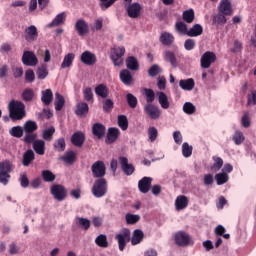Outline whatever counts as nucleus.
Masks as SVG:
<instances>
[{
    "instance_id": "obj_1",
    "label": "nucleus",
    "mask_w": 256,
    "mask_h": 256,
    "mask_svg": "<svg viewBox=\"0 0 256 256\" xmlns=\"http://www.w3.org/2000/svg\"><path fill=\"white\" fill-rule=\"evenodd\" d=\"M9 117L12 121H21L27 115L25 112V104L21 101H10L8 105Z\"/></svg>"
},
{
    "instance_id": "obj_2",
    "label": "nucleus",
    "mask_w": 256,
    "mask_h": 256,
    "mask_svg": "<svg viewBox=\"0 0 256 256\" xmlns=\"http://www.w3.org/2000/svg\"><path fill=\"white\" fill-rule=\"evenodd\" d=\"M92 195L97 199H101V197H105L107 195V179L98 178L94 181L92 186Z\"/></svg>"
},
{
    "instance_id": "obj_3",
    "label": "nucleus",
    "mask_w": 256,
    "mask_h": 256,
    "mask_svg": "<svg viewBox=\"0 0 256 256\" xmlns=\"http://www.w3.org/2000/svg\"><path fill=\"white\" fill-rule=\"evenodd\" d=\"M13 171V165L9 161L0 163V183L7 185L11 179L10 173Z\"/></svg>"
},
{
    "instance_id": "obj_4",
    "label": "nucleus",
    "mask_w": 256,
    "mask_h": 256,
    "mask_svg": "<svg viewBox=\"0 0 256 256\" xmlns=\"http://www.w3.org/2000/svg\"><path fill=\"white\" fill-rule=\"evenodd\" d=\"M115 239L118 241L119 251H125V247H127V244L131 241V230L124 228L115 236Z\"/></svg>"
},
{
    "instance_id": "obj_5",
    "label": "nucleus",
    "mask_w": 256,
    "mask_h": 256,
    "mask_svg": "<svg viewBox=\"0 0 256 256\" xmlns=\"http://www.w3.org/2000/svg\"><path fill=\"white\" fill-rule=\"evenodd\" d=\"M91 171L94 179H104L105 175H107L105 162L101 160L94 162L91 166Z\"/></svg>"
},
{
    "instance_id": "obj_6",
    "label": "nucleus",
    "mask_w": 256,
    "mask_h": 256,
    "mask_svg": "<svg viewBox=\"0 0 256 256\" xmlns=\"http://www.w3.org/2000/svg\"><path fill=\"white\" fill-rule=\"evenodd\" d=\"M50 192L56 201H65L67 199V188L61 184L52 185Z\"/></svg>"
},
{
    "instance_id": "obj_7",
    "label": "nucleus",
    "mask_w": 256,
    "mask_h": 256,
    "mask_svg": "<svg viewBox=\"0 0 256 256\" xmlns=\"http://www.w3.org/2000/svg\"><path fill=\"white\" fill-rule=\"evenodd\" d=\"M124 7L130 19H138V17H141V11H143V6H141L139 2L125 4Z\"/></svg>"
},
{
    "instance_id": "obj_8",
    "label": "nucleus",
    "mask_w": 256,
    "mask_h": 256,
    "mask_svg": "<svg viewBox=\"0 0 256 256\" xmlns=\"http://www.w3.org/2000/svg\"><path fill=\"white\" fill-rule=\"evenodd\" d=\"M123 55H125V47H116L112 49L110 59L115 67H120V65L123 63Z\"/></svg>"
},
{
    "instance_id": "obj_9",
    "label": "nucleus",
    "mask_w": 256,
    "mask_h": 256,
    "mask_svg": "<svg viewBox=\"0 0 256 256\" xmlns=\"http://www.w3.org/2000/svg\"><path fill=\"white\" fill-rule=\"evenodd\" d=\"M215 61H217V55H215V52L207 51L201 56L200 65L202 69H209L211 64L215 63Z\"/></svg>"
},
{
    "instance_id": "obj_10",
    "label": "nucleus",
    "mask_w": 256,
    "mask_h": 256,
    "mask_svg": "<svg viewBox=\"0 0 256 256\" xmlns=\"http://www.w3.org/2000/svg\"><path fill=\"white\" fill-rule=\"evenodd\" d=\"M174 239L178 247H187L188 245H191V236L185 231L177 232Z\"/></svg>"
},
{
    "instance_id": "obj_11",
    "label": "nucleus",
    "mask_w": 256,
    "mask_h": 256,
    "mask_svg": "<svg viewBox=\"0 0 256 256\" xmlns=\"http://www.w3.org/2000/svg\"><path fill=\"white\" fill-rule=\"evenodd\" d=\"M144 113L153 121L161 117V109L155 104H146L144 106Z\"/></svg>"
},
{
    "instance_id": "obj_12",
    "label": "nucleus",
    "mask_w": 256,
    "mask_h": 256,
    "mask_svg": "<svg viewBox=\"0 0 256 256\" xmlns=\"http://www.w3.org/2000/svg\"><path fill=\"white\" fill-rule=\"evenodd\" d=\"M22 63L23 65H26L27 67H35L37 63H39V59H37V56L32 51H24L22 56Z\"/></svg>"
},
{
    "instance_id": "obj_13",
    "label": "nucleus",
    "mask_w": 256,
    "mask_h": 256,
    "mask_svg": "<svg viewBox=\"0 0 256 256\" xmlns=\"http://www.w3.org/2000/svg\"><path fill=\"white\" fill-rule=\"evenodd\" d=\"M119 163L125 175L131 176L133 173H135V166H133V164H129V159H127V157L120 156Z\"/></svg>"
},
{
    "instance_id": "obj_14",
    "label": "nucleus",
    "mask_w": 256,
    "mask_h": 256,
    "mask_svg": "<svg viewBox=\"0 0 256 256\" xmlns=\"http://www.w3.org/2000/svg\"><path fill=\"white\" fill-rule=\"evenodd\" d=\"M75 31H77L79 37H85L89 33V24L85 19H79L74 25Z\"/></svg>"
},
{
    "instance_id": "obj_15",
    "label": "nucleus",
    "mask_w": 256,
    "mask_h": 256,
    "mask_svg": "<svg viewBox=\"0 0 256 256\" xmlns=\"http://www.w3.org/2000/svg\"><path fill=\"white\" fill-rule=\"evenodd\" d=\"M80 61L84 65H88V66L95 65L97 63V56L91 51L87 50L81 54Z\"/></svg>"
},
{
    "instance_id": "obj_16",
    "label": "nucleus",
    "mask_w": 256,
    "mask_h": 256,
    "mask_svg": "<svg viewBox=\"0 0 256 256\" xmlns=\"http://www.w3.org/2000/svg\"><path fill=\"white\" fill-rule=\"evenodd\" d=\"M153 183V178L151 177H143L141 180L138 182V189L140 193H149L151 191V184Z\"/></svg>"
},
{
    "instance_id": "obj_17",
    "label": "nucleus",
    "mask_w": 256,
    "mask_h": 256,
    "mask_svg": "<svg viewBox=\"0 0 256 256\" xmlns=\"http://www.w3.org/2000/svg\"><path fill=\"white\" fill-rule=\"evenodd\" d=\"M219 13L222 15H233V7L231 6V0H221L218 6Z\"/></svg>"
},
{
    "instance_id": "obj_18",
    "label": "nucleus",
    "mask_w": 256,
    "mask_h": 256,
    "mask_svg": "<svg viewBox=\"0 0 256 256\" xmlns=\"http://www.w3.org/2000/svg\"><path fill=\"white\" fill-rule=\"evenodd\" d=\"M39 37V32L37 31V27L29 26L25 29V40L28 43H33V41H37Z\"/></svg>"
},
{
    "instance_id": "obj_19",
    "label": "nucleus",
    "mask_w": 256,
    "mask_h": 256,
    "mask_svg": "<svg viewBox=\"0 0 256 256\" xmlns=\"http://www.w3.org/2000/svg\"><path fill=\"white\" fill-rule=\"evenodd\" d=\"M107 128L102 123H94L92 126V135L97 137V139H103L105 137V133Z\"/></svg>"
},
{
    "instance_id": "obj_20",
    "label": "nucleus",
    "mask_w": 256,
    "mask_h": 256,
    "mask_svg": "<svg viewBox=\"0 0 256 256\" xmlns=\"http://www.w3.org/2000/svg\"><path fill=\"white\" fill-rule=\"evenodd\" d=\"M71 143L75 147H83V143H85V134L81 131L75 132L71 137Z\"/></svg>"
},
{
    "instance_id": "obj_21",
    "label": "nucleus",
    "mask_w": 256,
    "mask_h": 256,
    "mask_svg": "<svg viewBox=\"0 0 256 256\" xmlns=\"http://www.w3.org/2000/svg\"><path fill=\"white\" fill-rule=\"evenodd\" d=\"M189 205V198L185 195H180L175 200V208L176 211H183V209H187Z\"/></svg>"
},
{
    "instance_id": "obj_22",
    "label": "nucleus",
    "mask_w": 256,
    "mask_h": 256,
    "mask_svg": "<svg viewBox=\"0 0 256 256\" xmlns=\"http://www.w3.org/2000/svg\"><path fill=\"white\" fill-rule=\"evenodd\" d=\"M120 81L128 87L133 85V75L131 74V71L127 69L120 71Z\"/></svg>"
},
{
    "instance_id": "obj_23",
    "label": "nucleus",
    "mask_w": 256,
    "mask_h": 256,
    "mask_svg": "<svg viewBox=\"0 0 256 256\" xmlns=\"http://www.w3.org/2000/svg\"><path fill=\"white\" fill-rule=\"evenodd\" d=\"M119 135H121V131L118 128L112 127L108 129L106 143H115L117 139H119Z\"/></svg>"
},
{
    "instance_id": "obj_24",
    "label": "nucleus",
    "mask_w": 256,
    "mask_h": 256,
    "mask_svg": "<svg viewBox=\"0 0 256 256\" xmlns=\"http://www.w3.org/2000/svg\"><path fill=\"white\" fill-rule=\"evenodd\" d=\"M160 43L166 47H169L175 43V36L169 32H164L160 35Z\"/></svg>"
},
{
    "instance_id": "obj_25",
    "label": "nucleus",
    "mask_w": 256,
    "mask_h": 256,
    "mask_svg": "<svg viewBox=\"0 0 256 256\" xmlns=\"http://www.w3.org/2000/svg\"><path fill=\"white\" fill-rule=\"evenodd\" d=\"M179 87L184 91H193L195 89V80L193 78L182 79L179 81Z\"/></svg>"
},
{
    "instance_id": "obj_26",
    "label": "nucleus",
    "mask_w": 256,
    "mask_h": 256,
    "mask_svg": "<svg viewBox=\"0 0 256 256\" xmlns=\"http://www.w3.org/2000/svg\"><path fill=\"white\" fill-rule=\"evenodd\" d=\"M97 97H101V99H107L109 97V88L105 84H99L94 89Z\"/></svg>"
},
{
    "instance_id": "obj_27",
    "label": "nucleus",
    "mask_w": 256,
    "mask_h": 256,
    "mask_svg": "<svg viewBox=\"0 0 256 256\" xmlns=\"http://www.w3.org/2000/svg\"><path fill=\"white\" fill-rule=\"evenodd\" d=\"M143 239H145V233H143V230L136 229L133 231L132 238H130V241L132 245H139V243H141Z\"/></svg>"
},
{
    "instance_id": "obj_28",
    "label": "nucleus",
    "mask_w": 256,
    "mask_h": 256,
    "mask_svg": "<svg viewBox=\"0 0 256 256\" xmlns=\"http://www.w3.org/2000/svg\"><path fill=\"white\" fill-rule=\"evenodd\" d=\"M61 161L67 163V165H73L77 161V154L74 151H67L63 156L60 157Z\"/></svg>"
},
{
    "instance_id": "obj_29",
    "label": "nucleus",
    "mask_w": 256,
    "mask_h": 256,
    "mask_svg": "<svg viewBox=\"0 0 256 256\" xmlns=\"http://www.w3.org/2000/svg\"><path fill=\"white\" fill-rule=\"evenodd\" d=\"M203 35V26L194 24L187 32V37H199Z\"/></svg>"
},
{
    "instance_id": "obj_30",
    "label": "nucleus",
    "mask_w": 256,
    "mask_h": 256,
    "mask_svg": "<svg viewBox=\"0 0 256 256\" xmlns=\"http://www.w3.org/2000/svg\"><path fill=\"white\" fill-rule=\"evenodd\" d=\"M89 113V105L85 102H80L76 105L75 115L83 117Z\"/></svg>"
},
{
    "instance_id": "obj_31",
    "label": "nucleus",
    "mask_w": 256,
    "mask_h": 256,
    "mask_svg": "<svg viewBox=\"0 0 256 256\" xmlns=\"http://www.w3.org/2000/svg\"><path fill=\"white\" fill-rule=\"evenodd\" d=\"M32 161H35V152L29 149L23 154L22 165H24V167H29Z\"/></svg>"
},
{
    "instance_id": "obj_32",
    "label": "nucleus",
    "mask_w": 256,
    "mask_h": 256,
    "mask_svg": "<svg viewBox=\"0 0 256 256\" xmlns=\"http://www.w3.org/2000/svg\"><path fill=\"white\" fill-rule=\"evenodd\" d=\"M164 61L170 63L172 67H177V56H175V52L171 50L164 51Z\"/></svg>"
},
{
    "instance_id": "obj_33",
    "label": "nucleus",
    "mask_w": 256,
    "mask_h": 256,
    "mask_svg": "<svg viewBox=\"0 0 256 256\" xmlns=\"http://www.w3.org/2000/svg\"><path fill=\"white\" fill-rule=\"evenodd\" d=\"M126 67L130 71H139V61L134 56H130L126 59Z\"/></svg>"
},
{
    "instance_id": "obj_34",
    "label": "nucleus",
    "mask_w": 256,
    "mask_h": 256,
    "mask_svg": "<svg viewBox=\"0 0 256 256\" xmlns=\"http://www.w3.org/2000/svg\"><path fill=\"white\" fill-rule=\"evenodd\" d=\"M23 129L24 133H35V131L39 129V126L37 125V122L33 120H28L25 122Z\"/></svg>"
},
{
    "instance_id": "obj_35",
    "label": "nucleus",
    "mask_w": 256,
    "mask_h": 256,
    "mask_svg": "<svg viewBox=\"0 0 256 256\" xmlns=\"http://www.w3.org/2000/svg\"><path fill=\"white\" fill-rule=\"evenodd\" d=\"M33 150L37 155H45V141L36 140L33 144Z\"/></svg>"
},
{
    "instance_id": "obj_36",
    "label": "nucleus",
    "mask_w": 256,
    "mask_h": 256,
    "mask_svg": "<svg viewBox=\"0 0 256 256\" xmlns=\"http://www.w3.org/2000/svg\"><path fill=\"white\" fill-rule=\"evenodd\" d=\"M54 105L56 111H61V109L65 107V97H63V95H61L59 92L55 93Z\"/></svg>"
},
{
    "instance_id": "obj_37",
    "label": "nucleus",
    "mask_w": 256,
    "mask_h": 256,
    "mask_svg": "<svg viewBox=\"0 0 256 256\" xmlns=\"http://www.w3.org/2000/svg\"><path fill=\"white\" fill-rule=\"evenodd\" d=\"M158 103H160V106L162 109H169V98L167 97V94L165 92H158Z\"/></svg>"
},
{
    "instance_id": "obj_38",
    "label": "nucleus",
    "mask_w": 256,
    "mask_h": 256,
    "mask_svg": "<svg viewBox=\"0 0 256 256\" xmlns=\"http://www.w3.org/2000/svg\"><path fill=\"white\" fill-rule=\"evenodd\" d=\"M182 19L185 23H193L195 21V10L190 8L182 13Z\"/></svg>"
},
{
    "instance_id": "obj_39",
    "label": "nucleus",
    "mask_w": 256,
    "mask_h": 256,
    "mask_svg": "<svg viewBox=\"0 0 256 256\" xmlns=\"http://www.w3.org/2000/svg\"><path fill=\"white\" fill-rule=\"evenodd\" d=\"M41 101L44 105H51V102L53 101V91H51V89L42 91Z\"/></svg>"
},
{
    "instance_id": "obj_40",
    "label": "nucleus",
    "mask_w": 256,
    "mask_h": 256,
    "mask_svg": "<svg viewBox=\"0 0 256 256\" xmlns=\"http://www.w3.org/2000/svg\"><path fill=\"white\" fill-rule=\"evenodd\" d=\"M24 133L25 131L22 126H14L9 130V135H11V137H15L16 139H21Z\"/></svg>"
},
{
    "instance_id": "obj_41",
    "label": "nucleus",
    "mask_w": 256,
    "mask_h": 256,
    "mask_svg": "<svg viewBox=\"0 0 256 256\" xmlns=\"http://www.w3.org/2000/svg\"><path fill=\"white\" fill-rule=\"evenodd\" d=\"M73 61H75V54L68 53L64 56L61 69H67L68 67H71V65H73Z\"/></svg>"
},
{
    "instance_id": "obj_42",
    "label": "nucleus",
    "mask_w": 256,
    "mask_h": 256,
    "mask_svg": "<svg viewBox=\"0 0 256 256\" xmlns=\"http://www.w3.org/2000/svg\"><path fill=\"white\" fill-rule=\"evenodd\" d=\"M34 97H35V91H33V89L25 88L23 90V92H22V99L26 103H29V102L33 101Z\"/></svg>"
},
{
    "instance_id": "obj_43",
    "label": "nucleus",
    "mask_w": 256,
    "mask_h": 256,
    "mask_svg": "<svg viewBox=\"0 0 256 256\" xmlns=\"http://www.w3.org/2000/svg\"><path fill=\"white\" fill-rule=\"evenodd\" d=\"M95 243L96 245H98V247H102L104 249H107V247H109V242L107 241V235L105 234L98 235L95 239Z\"/></svg>"
},
{
    "instance_id": "obj_44",
    "label": "nucleus",
    "mask_w": 256,
    "mask_h": 256,
    "mask_svg": "<svg viewBox=\"0 0 256 256\" xmlns=\"http://www.w3.org/2000/svg\"><path fill=\"white\" fill-rule=\"evenodd\" d=\"M212 159L214 161V164L210 167V169L211 171H213V173H217V171H220L221 167H223V158L213 156Z\"/></svg>"
},
{
    "instance_id": "obj_45",
    "label": "nucleus",
    "mask_w": 256,
    "mask_h": 256,
    "mask_svg": "<svg viewBox=\"0 0 256 256\" xmlns=\"http://www.w3.org/2000/svg\"><path fill=\"white\" fill-rule=\"evenodd\" d=\"M53 135H55V127L51 126L42 132V139L44 141H53Z\"/></svg>"
},
{
    "instance_id": "obj_46",
    "label": "nucleus",
    "mask_w": 256,
    "mask_h": 256,
    "mask_svg": "<svg viewBox=\"0 0 256 256\" xmlns=\"http://www.w3.org/2000/svg\"><path fill=\"white\" fill-rule=\"evenodd\" d=\"M24 143L27 145H33L35 141H37V133L35 132H25V136L23 138Z\"/></svg>"
},
{
    "instance_id": "obj_47",
    "label": "nucleus",
    "mask_w": 256,
    "mask_h": 256,
    "mask_svg": "<svg viewBox=\"0 0 256 256\" xmlns=\"http://www.w3.org/2000/svg\"><path fill=\"white\" fill-rule=\"evenodd\" d=\"M36 75L38 79H45L49 75V70L47 69V64H42L37 68Z\"/></svg>"
},
{
    "instance_id": "obj_48",
    "label": "nucleus",
    "mask_w": 256,
    "mask_h": 256,
    "mask_svg": "<svg viewBox=\"0 0 256 256\" xmlns=\"http://www.w3.org/2000/svg\"><path fill=\"white\" fill-rule=\"evenodd\" d=\"M113 107H115V103L110 98H107L102 102V109L104 113H111V111H113Z\"/></svg>"
},
{
    "instance_id": "obj_49",
    "label": "nucleus",
    "mask_w": 256,
    "mask_h": 256,
    "mask_svg": "<svg viewBox=\"0 0 256 256\" xmlns=\"http://www.w3.org/2000/svg\"><path fill=\"white\" fill-rule=\"evenodd\" d=\"M118 126L120 127V129H122V131H127V129H129V120L127 119V116H118Z\"/></svg>"
},
{
    "instance_id": "obj_50",
    "label": "nucleus",
    "mask_w": 256,
    "mask_h": 256,
    "mask_svg": "<svg viewBox=\"0 0 256 256\" xmlns=\"http://www.w3.org/2000/svg\"><path fill=\"white\" fill-rule=\"evenodd\" d=\"M125 219L127 225H135L136 223H139V221L141 220V216L137 214L128 213L126 214Z\"/></svg>"
},
{
    "instance_id": "obj_51",
    "label": "nucleus",
    "mask_w": 256,
    "mask_h": 256,
    "mask_svg": "<svg viewBox=\"0 0 256 256\" xmlns=\"http://www.w3.org/2000/svg\"><path fill=\"white\" fill-rule=\"evenodd\" d=\"M66 147H67V144L65 143V138H59L54 143V149L59 153H63Z\"/></svg>"
},
{
    "instance_id": "obj_52",
    "label": "nucleus",
    "mask_w": 256,
    "mask_h": 256,
    "mask_svg": "<svg viewBox=\"0 0 256 256\" xmlns=\"http://www.w3.org/2000/svg\"><path fill=\"white\" fill-rule=\"evenodd\" d=\"M41 175L43 181H45L46 183H53V181H55V179L57 178V176H55L50 170H43Z\"/></svg>"
},
{
    "instance_id": "obj_53",
    "label": "nucleus",
    "mask_w": 256,
    "mask_h": 256,
    "mask_svg": "<svg viewBox=\"0 0 256 256\" xmlns=\"http://www.w3.org/2000/svg\"><path fill=\"white\" fill-rule=\"evenodd\" d=\"M225 16L226 15L221 12L214 16L212 19L213 25H225V23H227V18Z\"/></svg>"
},
{
    "instance_id": "obj_54",
    "label": "nucleus",
    "mask_w": 256,
    "mask_h": 256,
    "mask_svg": "<svg viewBox=\"0 0 256 256\" xmlns=\"http://www.w3.org/2000/svg\"><path fill=\"white\" fill-rule=\"evenodd\" d=\"M65 13L62 12L60 14H58L54 20L52 21L51 24H49V27H59V25H61L62 23L65 22Z\"/></svg>"
},
{
    "instance_id": "obj_55",
    "label": "nucleus",
    "mask_w": 256,
    "mask_h": 256,
    "mask_svg": "<svg viewBox=\"0 0 256 256\" xmlns=\"http://www.w3.org/2000/svg\"><path fill=\"white\" fill-rule=\"evenodd\" d=\"M217 185H225L229 181V175L225 172L218 173L215 175Z\"/></svg>"
},
{
    "instance_id": "obj_56",
    "label": "nucleus",
    "mask_w": 256,
    "mask_h": 256,
    "mask_svg": "<svg viewBox=\"0 0 256 256\" xmlns=\"http://www.w3.org/2000/svg\"><path fill=\"white\" fill-rule=\"evenodd\" d=\"M182 155L186 158L191 157V155H193V146L189 145L187 142H184L182 144Z\"/></svg>"
},
{
    "instance_id": "obj_57",
    "label": "nucleus",
    "mask_w": 256,
    "mask_h": 256,
    "mask_svg": "<svg viewBox=\"0 0 256 256\" xmlns=\"http://www.w3.org/2000/svg\"><path fill=\"white\" fill-rule=\"evenodd\" d=\"M144 92H145L147 105L153 104V101H155V91H153V89L151 88H145Z\"/></svg>"
},
{
    "instance_id": "obj_58",
    "label": "nucleus",
    "mask_w": 256,
    "mask_h": 256,
    "mask_svg": "<svg viewBox=\"0 0 256 256\" xmlns=\"http://www.w3.org/2000/svg\"><path fill=\"white\" fill-rule=\"evenodd\" d=\"M148 137L151 141V143H154V141H157V137H159V131L155 126H150L148 128Z\"/></svg>"
},
{
    "instance_id": "obj_59",
    "label": "nucleus",
    "mask_w": 256,
    "mask_h": 256,
    "mask_svg": "<svg viewBox=\"0 0 256 256\" xmlns=\"http://www.w3.org/2000/svg\"><path fill=\"white\" fill-rule=\"evenodd\" d=\"M126 101L131 109H135L137 107L138 100L137 97H135V95L128 93L126 95Z\"/></svg>"
},
{
    "instance_id": "obj_60",
    "label": "nucleus",
    "mask_w": 256,
    "mask_h": 256,
    "mask_svg": "<svg viewBox=\"0 0 256 256\" xmlns=\"http://www.w3.org/2000/svg\"><path fill=\"white\" fill-rule=\"evenodd\" d=\"M175 29L178 33H181V35H187L189 29H187V24L185 22H176Z\"/></svg>"
},
{
    "instance_id": "obj_61",
    "label": "nucleus",
    "mask_w": 256,
    "mask_h": 256,
    "mask_svg": "<svg viewBox=\"0 0 256 256\" xmlns=\"http://www.w3.org/2000/svg\"><path fill=\"white\" fill-rule=\"evenodd\" d=\"M160 73H163V69L157 64L152 65L148 70L149 77H157Z\"/></svg>"
},
{
    "instance_id": "obj_62",
    "label": "nucleus",
    "mask_w": 256,
    "mask_h": 256,
    "mask_svg": "<svg viewBox=\"0 0 256 256\" xmlns=\"http://www.w3.org/2000/svg\"><path fill=\"white\" fill-rule=\"evenodd\" d=\"M83 97L87 101V103H93L94 95H93V89L91 87H87L83 90Z\"/></svg>"
},
{
    "instance_id": "obj_63",
    "label": "nucleus",
    "mask_w": 256,
    "mask_h": 256,
    "mask_svg": "<svg viewBox=\"0 0 256 256\" xmlns=\"http://www.w3.org/2000/svg\"><path fill=\"white\" fill-rule=\"evenodd\" d=\"M183 111L184 113H186L187 115H193V113H195V111H197V108L195 107V105H193V103L191 102H186L183 105Z\"/></svg>"
},
{
    "instance_id": "obj_64",
    "label": "nucleus",
    "mask_w": 256,
    "mask_h": 256,
    "mask_svg": "<svg viewBox=\"0 0 256 256\" xmlns=\"http://www.w3.org/2000/svg\"><path fill=\"white\" fill-rule=\"evenodd\" d=\"M232 139H233L235 145H241V143H243V141H245V136L243 135V132L236 131L234 133V136Z\"/></svg>"
}]
</instances>
